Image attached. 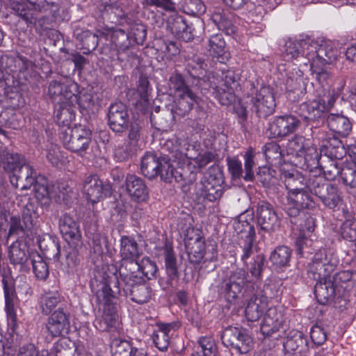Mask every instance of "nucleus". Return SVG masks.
<instances>
[{
  "instance_id": "f257e3e1",
  "label": "nucleus",
  "mask_w": 356,
  "mask_h": 356,
  "mask_svg": "<svg viewBox=\"0 0 356 356\" xmlns=\"http://www.w3.org/2000/svg\"><path fill=\"white\" fill-rule=\"evenodd\" d=\"M184 159L185 156L179 152L165 155L164 152H147L140 160V171L149 179H154L159 176L161 180L167 183L175 180L191 184L196 180L197 174L189 168H176L172 163V161L181 162Z\"/></svg>"
},
{
  "instance_id": "f03ea898",
  "label": "nucleus",
  "mask_w": 356,
  "mask_h": 356,
  "mask_svg": "<svg viewBox=\"0 0 356 356\" xmlns=\"http://www.w3.org/2000/svg\"><path fill=\"white\" fill-rule=\"evenodd\" d=\"M97 299L103 304V314L94 322L95 327L100 332H115L120 328L116 307L113 300L121 294L119 280L115 273L99 272L91 282Z\"/></svg>"
},
{
  "instance_id": "7ed1b4c3",
  "label": "nucleus",
  "mask_w": 356,
  "mask_h": 356,
  "mask_svg": "<svg viewBox=\"0 0 356 356\" xmlns=\"http://www.w3.org/2000/svg\"><path fill=\"white\" fill-rule=\"evenodd\" d=\"M250 86L251 92L248 95L250 108L257 118L266 120L276 111L277 102L274 89L270 86H262L259 89H255L254 83H251Z\"/></svg>"
},
{
  "instance_id": "20e7f679",
  "label": "nucleus",
  "mask_w": 356,
  "mask_h": 356,
  "mask_svg": "<svg viewBox=\"0 0 356 356\" xmlns=\"http://www.w3.org/2000/svg\"><path fill=\"white\" fill-rule=\"evenodd\" d=\"M184 245L188 255V262L192 264L195 269H201L202 262L211 261L216 257L217 252L212 247V256L207 258L206 243L204 238L200 235L198 230L193 227H188L184 232Z\"/></svg>"
},
{
  "instance_id": "39448f33",
  "label": "nucleus",
  "mask_w": 356,
  "mask_h": 356,
  "mask_svg": "<svg viewBox=\"0 0 356 356\" xmlns=\"http://www.w3.org/2000/svg\"><path fill=\"white\" fill-rule=\"evenodd\" d=\"M339 264V259L334 252L320 249L315 252L307 266V275L313 280H319L334 273Z\"/></svg>"
},
{
  "instance_id": "423d86ee",
  "label": "nucleus",
  "mask_w": 356,
  "mask_h": 356,
  "mask_svg": "<svg viewBox=\"0 0 356 356\" xmlns=\"http://www.w3.org/2000/svg\"><path fill=\"white\" fill-rule=\"evenodd\" d=\"M310 193L314 195L323 205L332 211L339 210L343 198L338 186L325 180L323 177L316 179L310 186Z\"/></svg>"
},
{
  "instance_id": "0eeeda50",
  "label": "nucleus",
  "mask_w": 356,
  "mask_h": 356,
  "mask_svg": "<svg viewBox=\"0 0 356 356\" xmlns=\"http://www.w3.org/2000/svg\"><path fill=\"white\" fill-rule=\"evenodd\" d=\"M60 138L67 149L81 154L92 142V131L81 124H74L60 130Z\"/></svg>"
},
{
  "instance_id": "6e6552de",
  "label": "nucleus",
  "mask_w": 356,
  "mask_h": 356,
  "mask_svg": "<svg viewBox=\"0 0 356 356\" xmlns=\"http://www.w3.org/2000/svg\"><path fill=\"white\" fill-rule=\"evenodd\" d=\"M252 213L259 231L272 234L277 231L281 225V220L273 205L264 200H259L254 203Z\"/></svg>"
},
{
  "instance_id": "1a4fd4ad",
  "label": "nucleus",
  "mask_w": 356,
  "mask_h": 356,
  "mask_svg": "<svg viewBox=\"0 0 356 356\" xmlns=\"http://www.w3.org/2000/svg\"><path fill=\"white\" fill-rule=\"evenodd\" d=\"M234 227L238 235V244L242 250L241 259L247 264V259L253 254V243L256 238L254 226L245 219V213H242L234 222Z\"/></svg>"
},
{
  "instance_id": "9d476101",
  "label": "nucleus",
  "mask_w": 356,
  "mask_h": 356,
  "mask_svg": "<svg viewBox=\"0 0 356 356\" xmlns=\"http://www.w3.org/2000/svg\"><path fill=\"white\" fill-rule=\"evenodd\" d=\"M300 125V120L294 115H276L268 122L267 133L270 138L283 139L296 133Z\"/></svg>"
},
{
  "instance_id": "9b49d317",
  "label": "nucleus",
  "mask_w": 356,
  "mask_h": 356,
  "mask_svg": "<svg viewBox=\"0 0 356 356\" xmlns=\"http://www.w3.org/2000/svg\"><path fill=\"white\" fill-rule=\"evenodd\" d=\"M221 339L225 346L234 348L240 354L248 353L253 342L248 331L242 327H227L221 334Z\"/></svg>"
},
{
  "instance_id": "f8f14e48",
  "label": "nucleus",
  "mask_w": 356,
  "mask_h": 356,
  "mask_svg": "<svg viewBox=\"0 0 356 356\" xmlns=\"http://www.w3.org/2000/svg\"><path fill=\"white\" fill-rule=\"evenodd\" d=\"M316 138L320 142L319 156L326 159H342L347 150L342 143L334 134L319 130Z\"/></svg>"
},
{
  "instance_id": "ddd939ff",
  "label": "nucleus",
  "mask_w": 356,
  "mask_h": 356,
  "mask_svg": "<svg viewBox=\"0 0 356 356\" xmlns=\"http://www.w3.org/2000/svg\"><path fill=\"white\" fill-rule=\"evenodd\" d=\"M281 179H284L286 193H292L307 189L310 192V186L316 179V177L312 176L308 178L305 177L292 165L289 164L282 165L280 168Z\"/></svg>"
},
{
  "instance_id": "4468645a",
  "label": "nucleus",
  "mask_w": 356,
  "mask_h": 356,
  "mask_svg": "<svg viewBox=\"0 0 356 356\" xmlns=\"http://www.w3.org/2000/svg\"><path fill=\"white\" fill-rule=\"evenodd\" d=\"M247 272L241 268L231 273L228 278L223 280L220 286V290L225 294L227 301L230 303L243 296L247 291L245 289L246 284Z\"/></svg>"
},
{
  "instance_id": "2eb2a0df",
  "label": "nucleus",
  "mask_w": 356,
  "mask_h": 356,
  "mask_svg": "<svg viewBox=\"0 0 356 356\" xmlns=\"http://www.w3.org/2000/svg\"><path fill=\"white\" fill-rule=\"evenodd\" d=\"M309 192L306 189L292 193H278L277 199L279 202L285 207L287 217L289 216V211L293 209H298V211H305V209L313 210L316 208V202Z\"/></svg>"
},
{
  "instance_id": "dca6fc26",
  "label": "nucleus",
  "mask_w": 356,
  "mask_h": 356,
  "mask_svg": "<svg viewBox=\"0 0 356 356\" xmlns=\"http://www.w3.org/2000/svg\"><path fill=\"white\" fill-rule=\"evenodd\" d=\"M37 3L38 0L10 1L9 8L12 13L26 23L27 27H35L37 30L38 25L41 26L42 19L38 16L39 10Z\"/></svg>"
},
{
  "instance_id": "f3484780",
  "label": "nucleus",
  "mask_w": 356,
  "mask_h": 356,
  "mask_svg": "<svg viewBox=\"0 0 356 356\" xmlns=\"http://www.w3.org/2000/svg\"><path fill=\"white\" fill-rule=\"evenodd\" d=\"M341 159H326L318 156V159L314 158L313 163L316 164L323 171L325 178L328 180H334L337 177L346 187V189L350 193L356 194L355 184L346 183L343 178L344 165L339 162Z\"/></svg>"
},
{
  "instance_id": "a211bd4d",
  "label": "nucleus",
  "mask_w": 356,
  "mask_h": 356,
  "mask_svg": "<svg viewBox=\"0 0 356 356\" xmlns=\"http://www.w3.org/2000/svg\"><path fill=\"white\" fill-rule=\"evenodd\" d=\"M112 186L109 183H104L98 175H90L84 180L83 192L88 201L95 204L104 197L111 195Z\"/></svg>"
},
{
  "instance_id": "6ab92c4d",
  "label": "nucleus",
  "mask_w": 356,
  "mask_h": 356,
  "mask_svg": "<svg viewBox=\"0 0 356 356\" xmlns=\"http://www.w3.org/2000/svg\"><path fill=\"white\" fill-rule=\"evenodd\" d=\"M284 356H309V339L302 332L293 330L283 342Z\"/></svg>"
},
{
  "instance_id": "aec40b11",
  "label": "nucleus",
  "mask_w": 356,
  "mask_h": 356,
  "mask_svg": "<svg viewBox=\"0 0 356 356\" xmlns=\"http://www.w3.org/2000/svg\"><path fill=\"white\" fill-rule=\"evenodd\" d=\"M108 124L115 133H123L129 122L128 106L122 102L112 103L107 112Z\"/></svg>"
},
{
  "instance_id": "412c9836",
  "label": "nucleus",
  "mask_w": 356,
  "mask_h": 356,
  "mask_svg": "<svg viewBox=\"0 0 356 356\" xmlns=\"http://www.w3.org/2000/svg\"><path fill=\"white\" fill-rule=\"evenodd\" d=\"M70 313L60 307L51 314L45 327L51 337H65L70 332Z\"/></svg>"
},
{
  "instance_id": "4be33fe9",
  "label": "nucleus",
  "mask_w": 356,
  "mask_h": 356,
  "mask_svg": "<svg viewBox=\"0 0 356 356\" xmlns=\"http://www.w3.org/2000/svg\"><path fill=\"white\" fill-rule=\"evenodd\" d=\"M284 319L282 314L275 307H270L266 313L260 330L265 338L278 339L280 330H284Z\"/></svg>"
},
{
  "instance_id": "5701e85b",
  "label": "nucleus",
  "mask_w": 356,
  "mask_h": 356,
  "mask_svg": "<svg viewBox=\"0 0 356 356\" xmlns=\"http://www.w3.org/2000/svg\"><path fill=\"white\" fill-rule=\"evenodd\" d=\"M317 280L314 292L319 304L323 305L332 304L335 302L336 299L341 298V293L329 278V276L323 277Z\"/></svg>"
},
{
  "instance_id": "b1692460",
  "label": "nucleus",
  "mask_w": 356,
  "mask_h": 356,
  "mask_svg": "<svg viewBox=\"0 0 356 356\" xmlns=\"http://www.w3.org/2000/svg\"><path fill=\"white\" fill-rule=\"evenodd\" d=\"M33 252H29L25 243L15 242L9 248L8 257L11 264L19 267V270L26 272L30 270L31 257Z\"/></svg>"
},
{
  "instance_id": "393cba45",
  "label": "nucleus",
  "mask_w": 356,
  "mask_h": 356,
  "mask_svg": "<svg viewBox=\"0 0 356 356\" xmlns=\"http://www.w3.org/2000/svg\"><path fill=\"white\" fill-rule=\"evenodd\" d=\"M3 293L5 298V310L8 319V324L11 326L12 332H15L16 312L15 305L17 302V296L15 291L13 280H9L5 277L2 279Z\"/></svg>"
},
{
  "instance_id": "a878e982",
  "label": "nucleus",
  "mask_w": 356,
  "mask_h": 356,
  "mask_svg": "<svg viewBox=\"0 0 356 356\" xmlns=\"http://www.w3.org/2000/svg\"><path fill=\"white\" fill-rule=\"evenodd\" d=\"M36 179L37 172L26 161L10 177L13 186L22 191L29 189L36 182Z\"/></svg>"
},
{
  "instance_id": "bb28decb",
  "label": "nucleus",
  "mask_w": 356,
  "mask_h": 356,
  "mask_svg": "<svg viewBox=\"0 0 356 356\" xmlns=\"http://www.w3.org/2000/svg\"><path fill=\"white\" fill-rule=\"evenodd\" d=\"M325 100L313 99L302 103L299 106V115L307 122L323 121L325 117Z\"/></svg>"
},
{
  "instance_id": "cd10ccee",
  "label": "nucleus",
  "mask_w": 356,
  "mask_h": 356,
  "mask_svg": "<svg viewBox=\"0 0 356 356\" xmlns=\"http://www.w3.org/2000/svg\"><path fill=\"white\" fill-rule=\"evenodd\" d=\"M168 26L172 34L184 42H190L194 38V29L187 24L184 16L174 13L168 19Z\"/></svg>"
},
{
  "instance_id": "c85d7f7f",
  "label": "nucleus",
  "mask_w": 356,
  "mask_h": 356,
  "mask_svg": "<svg viewBox=\"0 0 356 356\" xmlns=\"http://www.w3.org/2000/svg\"><path fill=\"white\" fill-rule=\"evenodd\" d=\"M161 250L164 257L167 282L168 284L172 286L174 282H177L180 275L177 259L170 243L165 241L164 245L161 248Z\"/></svg>"
},
{
  "instance_id": "c756f323",
  "label": "nucleus",
  "mask_w": 356,
  "mask_h": 356,
  "mask_svg": "<svg viewBox=\"0 0 356 356\" xmlns=\"http://www.w3.org/2000/svg\"><path fill=\"white\" fill-rule=\"evenodd\" d=\"M289 147L296 153L298 156H303L306 161H313L314 158H318V153L309 139L302 136L295 135L289 141Z\"/></svg>"
},
{
  "instance_id": "7c9ffc66",
  "label": "nucleus",
  "mask_w": 356,
  "mask_h": 356,
  "mask_svg": "<svg viewBox=\"0 0 356 356\" xmlns=\"http://www.w3.org/2000/svg\"><path fill=\"white\" fill-rule=\"evenodd\" d=\"M126 191L136 202H145L149 197V191L144 180L135 175L129 174L125 179Z\"/></svg>"
},
{
  "instance_id": "2f4dec72",
  "label": "nucleus",
  "mask_w": 356,
  "mask_h": 356,
  "mask_svg": "<svg viewBox=\"0 0 356 356\" xmlns=\"http://www.w3.org/2000/svg\"><path fill=\"white\" fill-rule=\"evenodd\" d=\"M289 216L287 217L290 223L296 227L304 236H309L315 229L314 218L305 211H298L293 209L289 211Z\"/></svg>"
},
{
  "instance_id": "473e14b6",
  "label": "nucleus",
  "mask_w": 356,
  "mask_h": 356,
  "mask_svg": "<svg viewBox=\"0 0 356 356\" xmlns=\"http://www.w3.org/2000/svg\"><path fill=\"white\" fill-rule=\"evenodd\" d=\"M176 120L175 114H173L168 105L162 108L160 106L155 107L150 116L152 124L157 129L163 131L171 129Z\"/></svg>"
},
{
  "instance_id": "72a5a7b5",
  "label": "nucleus",
  "mask_w": 356,
  "mask_h": 356,
  "mask_svg": "<svg viewBox=\"0 0 356 356\" xmlns=\"http://www.w3.org/2000/svg\"><path fill=\"white\" fill-rule=\"evenodd\" d=\"M58 224L60 233L67 242L82 241L79 225L70 215H61Z\"/></svg>"
},
{
  "instance_id": "f704fd0d",
  "label": "nucleus",
  "mask_w": 356,
  "mask_h": 356,
  "mask_svg": "<svg viewBox=\"0 0 356 356\" xmlns=\"http://www.w3.org/2000/svg\"><path fill=\"white\" fill-rule=\"evenodd\" d=\"M138 304H144L149 301L151 297V288L145 283L144 278L138 282H134L130 286H124L121 293Z\"/></svg>"
},
{
  "instance_id": "c9c22d12",
  "label": "nucleus",
  "mask_w": 356,
  "mask_h": 356,
  "mask_svg": "<svg viewBox=\"0 0 356 356\" xmlns=\"http://www.w3.org/2000/svg\"><path fill=\"white\" fill-rule=\"evenodd\" d=\"M156 327L157 330L153 332L152 339L155 347L161 351H165L170 344V334L178 328V325L176 323H157Z\"/></svg>"
},
{
  "instance_id": "e433bc0d",
  "label": "nucleus",
  "mask_w": 356,
  "mask_h": 356,
  "mask_svg": "<svg viewBox=\"0 0 356 356\" xmlns=\"http://www.w3.org/2000/svg\"><path fill=\"white\" fill-rule=\"evenodd\" d=\"M328 128L334 134L340 137H347L352 131V123L346 116L339 113H330L326 116Z\"/></svg>"
},
{
  "instance_id": "4c0bfd02",
  "label": "nucleus",
  "mask_w": 356,
  "mask_h": 356,
  "mask_svg": "<svg viewBox=\"0 0 356 356\" xmlns=\"http://www.w3.org/2000/svg\"><path fill=\"white\" fill-rule=\"evenodd\" d=\"M25 157L6 147H0V168L7 172L13 173L26 161Z\"/></svg>"
},
{
  "instance_id": "58836bf2",
  "label": "nucleus",
  "mask_w": 356,
  "mask_h": 356,
  "mask_svg": "<svg viewBox=\"0 0 356 356\" xmlns=\"http://www.w3.org/2000/svg\"><path fill=\"white\" fill-rule=\"evenodd\" d=\"M119 273L124 286L142 281L143 276L139 270L138 261H122Z\"/></svg>"
},
{
  "instance_id": "ea45409f",
  "label": "nucleus",
  "mask_w": 356,
  "mask_h": 356,
  "mask_svg": "<svg viewBox=\"0 0 356 356\" xmlns=\"http://www.w3.org/2000/svg\"><path fill=\"white\" fill-rule=\"evenodd\" d=\"M76 116V106L74 104L68 103L58 104L55 110L54 120L59 127L63 130L65 128L71 127L72 122Z\"/></svg>"
},
{
  "instance_id": "a19ab883",
  "label": "nucleus",
  "mask_w": 356,
  "mask_h": 356,
  "mask_svg": "<svg viewBox=\"0 0 356 356\" xmlns=\"http://www.w3.org/2000/svg\"><path fill=\"white\" fill-rule=\"evenodd\" d=\"M198 97L195 94L193 97L191 95L177 96L172 104H168L175 117L184 118L189 114L193 108L194 103L197 102Z\"/></svg>"
},
{
  "instance_id": "79ce46f5",
  "label": "nucleus",
  "mask_w": 356,
  "mask_h": 356,
  "mask_svg": "<svg viewBox=\"0 0 356 356\" xmlns=\"http://www.w3.org/2000/svg\"><path fill=\"white\" fill-rule=\"evenodd\" d=\"M40 250L49 259L58 261L62 255L58 240L55 236L47 234L38 240Z\"/></svg>"
},
{
  "instance_id": "37998d69",
  "label": "nucleus",
  "mask_w": 356,
  "mask_h": 356,
  "mask_svg": "<svg viewBox=\"0 0 356 356\" xmlns=\"http://www.w3.org/2000/svg\"><path fill=\"white\" fill-rule=\"evenodd\" d=\"M232 18V13L220 7L216 8L211 15V19L218 29L225 31L228 35L235 32Z\"/></svg>"
},
{
  "instance_id": "c03bdc74",
  "label": "nucleus",
  "mask_w": 356,
  "mask_h": 356,
  "mask_svg": "<svg viewBox=\"0 0 356 356\" xmlns=\"http://www.w3.org/2000/svg\"><path fill=\"white\" fill-rule=\"evenodd\" d=\"M186 82L184 76L177 71L171 74L168 81L169 90L170 94L177 96L187 95L193 97L195 92L192 90L191 83Z\"/></svg>"
},
{
  "instance_id": "a18cd8bd",
  "label": "nucleus",
  "mask_w": 356,
  "mask_h": 356,
  "mask_svg": "<svg viewBox=\"0 0 356 356\" xmlns=\"http://www.w3.org/2000/svg\"><path fill=\"white\" fill-rule=\"evenodd\" d=\"M120 254L122 261H138L142 252L134 238L122 236L120 239Z\"/></svg>"
},
{
  "instance_id": "49530a36",
  "label": "nucleus",
  "mask_w": 356,
  "mask_h": 356,
  "mask_svg": "<svg viewBox=\"0 0 356 356\" xmlns=\"http://www.w3.org/2000/svg\"><path fill=\"white\" fill-rule=\"evenodd\" d=\"M267 305L268 304L254 292L245 307V317L249 321H258L263 316Z\"/></svg>"
},
{
  "instance_id": "de8ad7c7",
  "label": "nucleus",
  "mask_w": 356,
  "mask_h": 356,
  "mask_svg": "<svg viewBox=\"0 0 356 356\" xmlns=\"http://www.w3.org/2000/svg\"><path fill=\"white\" fill-rule=\"evenodd\" d=\"M226 44L222 34L212 35L208 40V51L213 58H216L218 61L224 63L228 56L225 50Z\"/></svg>"
},
{
  "instance_id": "09e8293b",
  "label": "nucleus",
  "mask_w": 356,
  "mask_h": 356,
  "mask_svg": "<svg viewBox=\"0 0 356 356\" xmlns=\"http://www.w3.org/2000/svg\"><path fill=\"white\" fill-rule=\"evenodd\" d=\"M329 278L342 296V292L348 287L353 286L356 282V270H340L333 275L330 274Z\"/></svg>"
},
{
  "instance_id": "8fccbe9b",
  "label": "nucleus",
  "mask_w": 356,
  "mask_h": 356,
  "mask_svg": "<svg viewBox=\"0 0 356 356\" xmlns=\"http://www.w3.org/2000/svg\"><path fill=\"white\" fill-rule=\"evenodd\" d=\"M291 254L292 250L290 248L279 245L271 252L269 259L275 269H281L289 266Z\"/></svg>"
},
{
  "instance_id": "3c124183",
  "label": "nucleus",
  "mask_w": 356,
  "mask_h": 356,
  "mask_svg": "<svg viewBox=\"0 0 356 356\" xmlns=\"http://www.w3.org/2000/svg\"><path fill=\"white\" fill-rule=\"evenodd\" d=\"M75 35L84 54H89L97 48L99 42V36L97 34L86 30L77 32Z\"/></svg>"
},
{
  "instance_id": "603ef678",
  "label": "nucleus",
  "mask_w": 356,
  "mask_h": 356,
  "mask_svg": "<svg viewBox=\"0 0 356 356\" xmlns=\"http://www.w3.org/2000/svg\"><path fill=\"white\" fill-rule=\"evenodd\" d=\"M33 186L35 197L38 202L42 206L48 207L51 202V197L50 188L47 179L44 177H40V179H36V182Z\"/></svg>"
},
{
  "instance_id": "864d4df0",
  "label": "nucleus",
  "mask_w": 356,
  "mask_h": 356,
  "mask_svg": "<svg viewBox=\"0 0 356 356\" xmlns=\"http://www.w3.org/2000/svg\"><path fill=\"white\" fill-rule=\"evenodd\" d=\"M224 183L223 174L222 171L216 166L210 167L204 174L201 181L200 186H211L216 188H223Z\"/></svg>"
},
{
  "instance_id": "5fc2aeb1",
  "label": "nucleus",
  "mask_w": 356,
  "mask_h": 356,
  "mask_svg": "<svg viewBox=\"0 0 356 356\" xmlns=\"http://www.w3.org/2000/svg\"><path fill=\"white\" fill-rule=\"evenodd\" d=\"M300 44L301 58H306L307 62L311 63V66H314L321 44L310 38L301 40Z\"/></svg>"
},
{
  "instance_id": "6e6d98bb",
  "label": "nucleus",
  "mask_w": 356,
  "mask_h": 356,
  "mask_svg": "<svg viewBox=\"0 0 356 356\" xmlns=\"http://www.w3.org/2000/svg\"><path fill=\"white\" fill-rule=\"evenodd\" d=\"M32 266L33 272L37 279L46 280L49 277V266L43 258L38 253L33 252L31 257L30 266Z\"/></svg>"
},
{
  "instance_id": "4d7b16f0",
  "label": "nucleus",
  "mask_w": 356,
  "mask_h": 356,
  "mask_svg": "<svg viewBox=\"0 0 356 356\" xmlns=\"http://www.w3.org/2000/svg\"><path fill=\"white\" fill-rule=\"evenodd\" d=\"M218 346L216 341L209 337H201L196 350L191 356H217Z\"/></svg>"
},
{
  "instance_id": "13d9d810",
  "label": "nucleus",
  "mask_w": 356,
  "mask_h": 356,
  "mask_svg": "<svg viewBox=\"0 0 356 356\" xmlns=\"http://www.w3.org/2000/svg\"><path fill=\"white\" fill-rule=\"evenodd\" d=\"M267 304L269 299L278 298L282 293V284L280 281H270L264 284L262 290L257 289L254 291Z\"/></svg>"
},
{
  "instance_id": "bf43d9fd",
  "label": "nucleus",
  "mask_w": 356,
  "mask_h": 356,
  "mask_svg": "<svg viewBox=\"0 0 356 356\" xmlns=\"http://www.w3.org/2000/svg\"><path fill=\"white\" fill-rule=\"evenodd\" d=\"M111 39L118 52H124L133 45L129 33L121 29L113 30L111 33Z\"/></svg>"
},
{
  "instance_id": "052dcab7",
  "label": "nucleus",
  "mask_w": 356,
  "mask_h": 356,
  "mask_svg": "<svg viewBox=\"0 0 356 356\" xmlns=\"http://www.w3.org/2000/svg\"><path fill=\"white\" fill-rule=\"evenodd\" d=\"M286 96L291 102L301 99L305 93V87L300 79H288L286 83Z\"/></svg>"
},
{
  "instance_id": "680f3d73",
  "label": "nucleus",
  "mask_w": 356,
  "mask_h": 356,
  "mask_svg": "<svg viewBox=\"0 0 356 356\" xmlns=\"http://www.w3.org/2000/svg\"><path fill=\"white\" fill-rule=\"evenodd\" d=\"M216 79L214 76H211V74L206 72L199 78L191 81V86L192 89L195 88L200 90L203 94H205L210 89H212L214 92L218 87L215 81Z\"/></svg>"
},
{
  "instance_id": "e2e57ef3",
  "label": "nucleus",
  "mask_w": 356,
  "mask_h": 356,
  "mask_svg": "<svg viewBox=\"0 0 356 356\" xmlns=\"http://www.w3.org/2000/svg\"><path fill=\"white\" fill-rule=\"evenodd\" d=\"M63 251L66 264L70 268L76 266L79 261V250L83 248L82 241H69Z\"/></svg>"
},
{
  "instance_id": "0e129e2a",
  "label": "nucleus",
  "mask_w": 356,
  "mask_h": 356,
  "mask_svg": "<svg viewBox=\"0 0 356 356\" xmlns=\"http://www.w3.org/2000/svg\"><path fill=\"white\" fill-rule=\"evenodd\" d=\"M266 257L264 254L260 253L255 255L252 261L247 262V264H243L248 267V271L250 273L252 278L255 280H261L263 276V272L266 268L265 266Z\"/></svg>"
},
{
  "instance_id": "69168bd1",
  "label": "nucleus",
  "mask_w": 356,
  "mask_h": 356,
  "mask_svg": "<svg viewBox=\"0 0 356 356\" xmlns=\"http://www.w3.org/2000/svg\"><path fill=\"white\" fill-rule=\"evenodd\" d=\"M263 151L268 163L272 165L281 163L283 154L280 146L276 142L267 143L263 147Z\"/></svg>"
},
{
  "instance_id": "338daca9",
  "label": "nucleus",
  "mask_w": 356,
  "mask_h": 356,
  "mask_svg": "<svg viewBox=\"0 0 356 356\" xmlns=\"http://www.w3.org/2000/svg\"><path fill=\"white\" fill-rule=\"evenodd\" d=\"M347 153L352 161L344 165L343 178L346 183L355 184L356 186V146L349 147Z\"/></svg>"
},
{
  "instance_id": "774afa93",
  "label": "nucleus",
  "mask_w": 356,
  "mask_h": 356,
  "mask_svg": "<svg viewBox=\"0 0 356 356\" xmlns=\"http://www.w3.org/2000/svg\"><path fill=\"white\" fill-rule=\"evenodd\" d=\"M340 233L343 238L356 241V219L349 213H347L346 220L340 227Z\"/></svg>"
}]
</instances>
